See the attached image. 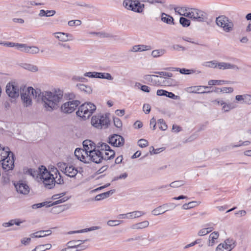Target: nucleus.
Masks as SVG:
<instances>
[{"label": "nucleus", "mask_w": 251, "mask_h": 251, "mask_svg": "<svg viewBox=\"0 0 251 251\" xmlns=\"http://www.w3.org/2000/svg\"><path fill=\"white\" fill-rule=\"evenodd\" d=\"M13 46L12 47H16L18 50L21 51L25 52H26V48L27 45L25 44H21V43H13Z\"/></svg>", "instance_id": "35"}, {"label": "nucleus", "mask_w": 251, "mask_h": 251, "mask_svg": "<svg viewBox=\"0 0 251 251\" xmlns=\"http://www.w3.org/2000/svg\"><path fill=\"white\" fill-rule=\"evenodd\" d=\"M53 35L56 38L61 42H67L74 39L73 35L67 33L55 32L53 33Z\"/></svg>", "instance_id": "15"}, {"label": "nucleus", "mask_w": 251, "mask_h": 251, "mask_svg": "<svg viewBox=\"0 0 251 251\" xmlns=\"http://www.w3.org/2000/svg\"><path fill=\"white\" fill-rule=\"evenodd\" d=\"M17 191L21 194L26 195L29 192L28 186L22 181H19L17 184H15Z\"/></svg>", "instance_id": "16"}, {"label": "nucleus", "mask_w": 251, "mask_h": 251, "mask_svg": "<svg viewBox=\"0 0 251 251\" xmlns=\"http://www.w3.org/2000/svg\"><path fill=\"white\" fill-rule=\"evenodd\" d=\"M23 67L26 70L33 72H36L38 71V67L36 66L30 64H24L23 65Z\"/></svg>", "instance_id": "41"}, {"label": "nucleus", "mask_w": 251, "mask_h": 251, "mask_svg": "<svg viewBox=\"0 0 251 251\" xmlns=\"http://www.w3.org/2000/svg\"><path fill=\"white\" fill-rule=\"evenodd\" d=\"M161 20L167 24L174 25L173 18L165 13L161 14Z\"/></svg>", "instance_id": "27"}, {"label": "nucleus", "mask_w": 251, "mask_h": 251, "mask_svg": "<svg viewBox=\"0 0 251 251\" xmlns=\"http://www.w3.org/2000/svg\"><path fill=\"white\" fill-rule=\"evenodd\" d=\"M47 249H48V248H46V245H41L36 247L32 251H45Z\"/></svg>", "instance_id": "62"}, {"label": "nucleus", "mask_w": 251, "mask_h": 251, "mask_svg": "<svg viewBox=\"0 0 251 251\" xmlns=\"http://www.w3.org/2000/svg\"><path fill=\"white\" fill-rule=\"evenodd\" d=\"M177 8H175L176 12H177L180 15H183L185 17L192 19V8H191L188 12H187L188 10L186 9L185 10V12L183 13H181L182 11L184 12V10L182 8H180V9H179L178 11H177Z\"/></svg>", "instance_id": "29"}, {"label": "nucleus", "mask_w": 251, "mask_h": 251, "mask_svg": "<svg viewBox=\"0 0 251 251\" xmlns=\"http://www.w3.org/2000/svg\"><path fill=\"white\" fill-rule=\"evenodd\" d=\"M84 150L88 153L96 148L95 143L91 140H86L83 142Z\"/></svg>", "instance_id": "18"}, {"label": "nucleus", "mask_w": 251, "mask_h": 251, "mask_svg": "<svg viewBox=\"0 0 251 251\" xmlns=\"http://www.w3.org/2000/svg\"><path fill=\"white\" fill-rule=\"evenodd\" d=\"M114 125L117 128H121L122 126V123L121 120L117 117L113 118Z\"/></svg>", "instance_id": "56"}, {"label": "nucleus", "mask_w": 251, "mask_h": 251, "mask_svg": "<svg viewBox=\"0 0 251 251\" xmlns=\"http://www.w3.org/2000/svg\"><path fill=\"white\" fill-rule=\"evenodd\" d=\"M6 93L11 99H16L19 96V88L15 82H9L6 86Z\"/></svg>", "instance_id": "9"}, {"label": "nucleus", "mask_w": 251, "mask_h": 251, "mask_svg": "<svg viewBox=\"0 0 251 251\" xmlns=\"http://www.w3.org/2000/svg\"><path fill=\"white\" fill-rule=\"evenodd\" d=\"M237 106L236 104L234 102H230L226 103L225 102V104L223 106L222 110L224 112H228L231 109L236 108Z\"/></svg>", "instance_id": "34"}, {"label": "nucleus", "mask_w": 251, "mask_h": 251, "mask_svg": "<svg viewBox=\"0 0 251 251\" xmlns=\"http://www.w3.org/2000/svg\"><path fill=\"white\" fill-rule=\"evenodd\" d=\"M225 246V250L230 251L235 246V241L233 239L228 238L226 240L224 243H222Z\"/></svg>", "instance_id": "20"}, {"label": "nucleus", "mask_w": 251, "mask_h": 251, "mask_svg": "<svg viewBox=\"0 0 251 251\" xmlns=\"http://www.w3.org/2000/svg\"><path fill=\"white\" fill-rule=\"evenodd\" d=\"M151 49V48L150 46L144 45H135L132 47L131 49L132 51L136 52V51H142L147 50H150Z\"/></svg>", "instance_id": "24"}, {"label": "nucleus", "mask_w": 251, "mask_h": 251, "mask_svg": "<svg viewBox=\"0 0 251 251\" xmlns=\"http://www.w3.org/2000/svg\"><path fill=\"white\" fill-rule=\"evenodd\" d=\"M144 212L141 211H135L128 213V219H131L133 218H138L144 215Z\"/></svg>", "instance_id": "32"}, {"label": "nucleus", "mask_w": 251, "mask_h": 251, "mask_svg": "<svg viewBox=\"0 0 251 251\" xmlns=\"http://www.w3.org/2000/svg\"><path fill=\"white\" fill-rule=\"evenodd\" d=\"M185 184V182L183 180H176L172 182L169 186L173 188H178Z\"/></svg>", "instance_id": "44"}, {"label": "nucleus", "mask_w": 251, "mask_h": 251, "mask_svg": "<svg viewBox=\"0 0 251 251\" xmlns=\"http://www.w3.org/2000/svg\"><path fill=\"white\" fill-rule=\"evenodd\" d=\"M115 152L114 150L110 149L107 151H102L103 160H108L113 159L115 156Z\"/></svg>", "instance_id": "25"}, {"label": "nucleus", "mask_w": 251, "mask_h": 251, "mask_svg": "<svg viewBox=\"0 0 251 251\" xmlns=\"http://www.w3.org/2000/svg\"><path fill=\"white\" fill-rule=\"evenodd\" d=\"M109 115V113H105L93 116L91 119V124L97 128H106L110 124Z\"/></svg>", "instance_id": "2"}, {"label": "nucleus", "mask_w": 251, "mask_h": 251, "mask_svg": "<svg viewBox=\"0 0 251 251\" xmlns=\"http://www.w3.org/2000/svg\"><path fill=\"white\" fill-rule=\"evenodd\" d=\"M149 222L147 221H144L143 222L133 225L131 226V228L133 229H140L147 227L149 226Z\"/></svg>", "instance_id": "26"}, {"label": "nucleus", "mask_w": 251, "mask_h": 251, "mask_svg": "<svg viewBox=\"0 0 251 251\" xmlns=\"http://www.w3.org/2000/svg\"><path fill=\"white\" fill-rule=\"evenodd\" d=\"M37 91H40V89H34L31 87L27 88L25 92H21V99L23 102L24 106L27 107L32 104L31 96L37 98L38 100H39V92L37 93Z\"/></svg>", "instance_id": "5"}, {"label": "nucleus", "mask_w": 251, "mask_h": 251, "mask_svg": "<svg viewBox=\"0 0 251 251\" xmlns=\"http://www.w3.org/2000/svg\"><path fill=\"white\" fill-rule=\"evenodd\" d=\"M108 142L114 147H120L124 145L125 139L122 136L114 134L109 137Z\"/></svg>", "instance_id": "11"}, {"label": "nucleus", "mask_w": 251, "mask_h": 251, "mask_svg": "<svg viewBox=\"0 0 251 251\" xmlns=\"http://www.w3.org/2000/svg\"><path fill=\"white\" fill-rule=\"evenodd\" d=\"M68 200V198L64 197V198L60 199V200L56 201L51 203V204H49V205L47 206V207H50L51 206L64 202L66 201H67Z\"/></svg>", "instance_id": "54"}, {"label": "nucleus", "mask_w": 251, "mask_h": 251, "mask_svg": "<svg viewBox=\"0 0 251 251\" xmlns=\"http://www.w3.org/2000/svg\"><path fill=\"white\" fill-rule=\"evenodd\" d=\"M40 51L39 48L36 46H27L26 53L30 54H36Z\"/></svg>", "instance_id": "40"}, {"label": "nucleus", "mask_w": 251, "mask_h": 251, "mask_svg": "<svg viewBox=\"0 0 251 251\" xmlns=\"http://www.w3.org/2000/svg\"><path fill=\"white\" fill-rule=\"evenodd\" d=\"M1 156H0V162L2 161L5 159H7L10 155L13 156V153L10 151L8 147H3V151L1 153Z\"/></svg>", "instance_id": "23"}, {"label": "nucleus", "mask_w": 251, "mask_h": 251, "mask_svg": "<svg viewBox=\"0 0 251 251\" xmlns=\"http://www.w3.org/2000/svg\"><path fill=\"white\" fill-rule=\"evenodd\" d=\"M88 240V239L73 240L69 242L68 243V245L71 249H74L76 248H78V247H80L81 245L85 243Z\"/></svg>", "instance_id": "19"}, {"label": "nucleus", "mask_w": 251, "mask_h": 251, "mask_svg": "<svg viewBox=\"0 0 251 251\" xmlns=\"http://www.w3.org/2000/svg\"><path fill=\"white\" fill-rule=\"evenodd\" d=\"M103 160L102 151H100L99 149H95L90 151L87 155V161L89 163L93 162L95 163L99 164Z\"/></svg>", "instance_id": "8"}, {"label": "nucleus", "mask_w": 251, "mask_h": 251, "mask_svg": "<svg viewBox=\"0 0 251 251\" xmlns=\"http://www.w3.org/2000/svg\"><path fill=\"white\" fill-rule=\"evenodd\" d=\"M26 174H29L33 177L37 176L38 175L40 176L39 168L38 170H35L31 168L28 169L27 171H26Z\"/></svg>", "instance_id": "49"}, {"label": "nucleus", "mask_w": 251, "mask_h": 251, "mask_svg": "<svg viewBox=\"0 0 251 251\" xmlns=\"http://www.w3.org/2000/svg\"><path fill=\"white\" fill-rule=\"evenodd\" d=\"M121 222L118 220H109L107 222V225L109 226H116L119 225Z\"/></svg>", "instance_id": "63"}, {"label": "nucleus", "mask_w": 251, "mask_h": 251, "mask_svg": "<svg viewBox=\"0 0 251 251\" xmlns=\"http://www.w3.org/2000/svg\"><path fill=\"white\" fill-rule=\"evenodd\" d=\"M216 23L219 26L223 27L226 32H229L232 30L234 25L232 22L224 15L217 17Z\"/></svg>", "instance_id": "7"}, {"label": "nucleus", "mask_w": 251, "mask_h": 251, "mask_svg": "<svg viewBox=\"0 0 251 251\" xmlns=\"http://www.w3.org/2000/svg\"><path fill=\"white\" fill-rule=\"evenodd\" d=\"M140 240L144 241V242L142 244H141V243L140 244L141 245H147L149 244V243L147 241V239H146L145 238H143L142 236H137L135 238H129L126 240V241L130 242V241H133V240Z\"/></svg>", "instance_id": "45"}, {"label": "nucleus", "mask_w": 251, "mask_h": 251, "mask_svg": "<svg viewBox=\"0 0 251 251\" xmlns=\"http://www.w3.org/2000/svg\"><path fill=\"white\" fill-rule=\"evenodd\" d=\"M222 82H224L223 80H210L208 82V84L209 85H221L222 84Z\"/></svg>", "instance_id": "57"}, {"label": "nucleus", "mask_w": 251, "mask_h": 251, "mask_svg": "<svg viewBox=\"0 0 251 251\" xmlns=\"http://www.w3.org/2000/svg\"><path fill=\"white\" fill-rule=\"evenodd\" d=\"M244 103L251 104V95L244 94Z\"/></svg>", "instance_id": "58"}, {"label": "nucleus", "mask_w": 251, "mask_h": 251, "mask_svg": "<svg viewBox=\"0 0 251 251\" xmlns=\"http://www.w3.org/2000/svg\"><path fill=\"white\" fill-rule=\"evenodd\" d=\"M138 144L141 148H144L148 145V142L144 139H141L138 140Z\"/></svg>", "instance_id": "55"}, {"label": "nucleus", "mask_w": 251, "mask_h": 251, "mask_svg": "<svg viewBox=\"0 0 251 251\" xmlns=\"http://www.w3.org/2000/svg\"><path fill=\"white\" fill-rule=\"evenodd\" d=\"M203 65L207 67L216 68L217 67V62L215 60H212L204 62Z\"/></svg>", "instance_id": "48"}, {"label": "nucleus", "mask_w": 251, "mask_h": 251, "mask_svg": "<svg viewBox=\"0 0 251 251\" xmlns=\"http://www.w3.org/2000/svg\"><path fill=\"white\" fill-rule=\"evenodd\" d=\"M155 74L163 75L168 77H171L173 76V74L170 72H154Z\"/></svg>", "instance_id": "61"}, {"label": "nucleus", "mask_w": 251, "mask_h": 251, "mask_svg": "<svg viewBox=\"0 0 251 251\" xmlns=\"http://www.w3.org/2000/svg\"><path fill=\"white\" fill-rule=\"evenodd\" d=\"M167 205V204H164L162 205L159 206L157 207V208L154 209L152 211L151 213L152 214L154 215H158L161 214H163L165 212H166L167 210H162V207H164L165 206Z\"/></svg>", "instance_id": "38"}, {"label": "nucleus", "mask_w": 251, "mask_h": 251, "mask_svg": "<svg viewBox=\"0 0 251 251\" xmlns=\"http://www.w3.org/2000/svg\"><path fill=\"white\" fill-rule=\"evenodd\" d=\"M219 236L218 232L214 231L211 233L209 236V246H212L215 244V240L217 239Z\"/></svg>", "instance_id": "30"}, {"label": "nucleus", "mask_w": 251, "mask_h": 251, "mask_svg": "<svg viewBox=\"0 0 251 251\" xmlns=\"http://www.w3.org/2000/svg\"><path fill=\"white\" fill-rule=\"evenodd\" d=\"M96 106L93 103L89 102H85L80 106L76 111V115L83 120L88 119L95 111Z\"/></svg>", "instance_id": "4"}, {"label": "nucleus", "mask_w": 251, "mask_h": 251, "mask_svg": "<svg viewBox=\"0 0 251 251\" xmlns=\"http://www.w3.org/2000/svg\"><path fill=\"white\" fill-rule=\"evenodd\" d=\"M97 76V78H102V79H106L109 80H112L113 79V77L111 76V75L108 73H99L98 74H96Z\"/></svg>", "instance_id": "33"}, {"label": "nucleus", "mask_w": 251, "mask_h": 251, "mask_svg": "<svg viewBox=\"0 0 251 251\" xmlns=\"http://www.w3.org/2000/svg\"><path fill=\"white\" fill-rule=\"evenodd\" d=\"M208 229H209V228H205L201 229V230H200L199 231L198 235L199 236H203V235H206L207 234H208V233H209L210 232H211L212 231V229H210V230H208Z\"/></svg>", "instance_id": "60"}, {"label": "nucleus", "mask_w": 251, "mask_h": 251, "mask_svg": "<svg viewBox=\"0 0 251 251\" xmlns=\"http://www.w3.org/2000/svg\"><path fill=\"white\" fill-rule=\"evenodd\" d=\"M39 93V100H41L45 110L48 112H52L57 110L63 101V91L60 90L52 91H45L41 92L37 91Z\"/></svg>", "instance_id": "1"}, {"label": "nucleus", "mask_w": 251, "mask_h": 251, "mask_svg": "<svg viewBox=\"0 0 251 251\" xmlns=\"http://www.w3.org/2000/svg\"><path fill=\"white\" fill-rule=\"evenodd\" d=\"M175 69H176V70L179 71L180 73L182 74L189 75V74H191L194 73V71L193 70H189V69H186L185 68H182V69L175 68Z\"/></svg>", "instance_id": "51"}, {"label": "nucleus", "mask_w": 251, "mask_h": 251, "mask_svg": "<svg viewBox=\"0 0 251 251\" xmlns=\"http://www.w3.org/2000/svg\"><path fill=\"white\" fill-rule=\"evenodd\" d=\"M100 227L98 226H92L89 228H85V229H83L82 230L71 231V233H82V232L92 231V230H96V229H100Z\"/></svg>", "instance_id": "42"}, {"label": "nucleus", "mask_w": 251, "mask_h": 251, "mask_svg": "<svg viewBox=\"0 0 251 251\" xmlns=\"http://www.w3.org/2000/svg\"><path fill=\"white\" fill-rule=\"evenodd\" d=\"M250 144V142L249 141H246L244 142H242L241 144H238V145H233L231 144L229 146L227 147L228 149L230 148H234L237 147H239L241 146H247L249 145Z\"/></svg>", "instance_id": "53"}, {"label": "nucleus", "mask_w": 251, "mask_h": 251, "mask_svg": "<svg viewBox=\"0 0 251 251\" xmlns=\"http://www.w3.org/2000/svg\"><path fill=\"white\" fill-rule=\"evenodd\" d=\"M57 166L59 169L64 174L65 171L66 170L67 168L69 166L67 163L64 162H58L57 164Z\"/></svg>", "instance_id": "50"}, {"label": "nucleus", "mask_w": 251, "mask_h": 251, "mask_svg": "<svg viewBox=\"0 0 251 251\" xmlns=\"http://www.w3.org/2000/svg\"><path fill=\"white\" fill-rule=\"evenodd\" d=\"M123 6L128 10L138 13H142L145 6L138 0H124Z\"/></svg>", "instance_id": "6"}, {"label": "nucleus", "mask_w": 251, "mask_h": 251, "mask_svg": "<svg viewBox=\"0 0 251 251\" xmlns=\"http://www.w3.org/2000/svg\"><path fill=\"white\" fill-rule=\"evenodd\" d=\"M159 128L162 130H165L167 128V125L163 119H160L157 121Z\"/></svg>", "instance_id": "47"}, {"label": "nucleus", "mask_w": 251, "mask_h": 251, "mask_svg": "<svg viewBox=\"0 0 251 251\" xmlns=\"http://www.w3.org/2000/svg\"><path fill=\"white\" fill-rule=\"evenodd\" d=\"M97 148L100 151H107L111 149L110 147L105 143H99L98 144Z\"/></svg>", "instance_id": "39"}, {"label": "nucleus", "mask_w": 251, "mask_h": 251, "mask_svg": "<svg viewBox=\"0 0 251 251\" xmlns=\"http://www.w3.org/2000/svg\"><path fill=\"white\" fill-rule=\"evenodd\" d=\"M22 223V222L19 219H16L11 220L10 221H9L8 222L3 223L2 225L3 226L7 227H9V226H12L14 224H15L17 226H19L20 225V224Z\"/></svg>", "instance_id": "31"}, {"label": "nucleus", "mask_w": 251, "mask_h": 251, "mask_svg": "<svg viewBox=\"0 0 251 251\" xmlns=\"http://www.w3.org/2000/svg\"><path fill=\"white\" fill-rule=\"evenodd\" d=\"M115 190L114 189L110 190V191H108L107 192L99 194L97 195L95 199L96 201H100L104 199L107 198L109 197L110 195L113 194L115 192Z\"/></svg>", "instance_id": "22"}, {"label": "nucleus", "mask_w": 251, "mask_h": 251, "mask_svg": "<svg viewBox=\"0 0 251 251\" xmlns=\"http://www.w3.org/2000/svg\"><path fill=\"white\" fill-rule=\"evenodd\" d=\"M55 170L56 177H54V184H55V183H57V184H63L64 180L63 178L62 177V176H61L60 173L58 172L56 168L55 169Z\"/></svg>", "instance_id": "37"}, {"label": "nucleus", "mask_w": 251, "mask_h": 251, "mask_svg": "<svg viewBox=\"0 0 251 251\" xmlns=\"http://www.w3.org/2000/svg\"><path fill=\"white\" fill-rule=\"evenodd\" d=\"M211 87L206 86H194L187 87L185 91L189 93L206 94L213 92V91H202V89H211Z\"/></svg>", "instance_id": "12"}, {"label": "nucleus", "mask_w": 251, "mask_h": 251, "mask_svg": "<svg viewBox=\"0 0 251 251\" xmlns=\"http://www.w3.org/2000/svg\"><path fill=\"white\" fill-rule=\"evenodd\" d=\"M75 155L76 157L80 161L87 163L88 153L84 150L80 148H77L75 151Z\"/></svg>", "instance_id": "14"}, {"label": "nucleus", "mask_w": 251, "mask_h": 251, "mask_svg": "<svg viewBox=\"0 0 251 251\" xmlns=\"http://www.w3.org/2000/svg\"><path fill=\"white\" fill-rule=\"evenodd\" d=\"M226 69H236L239 70V68L237 66L234 64H232L229 63H226Z\"/></svg>", "instance_id": "64"}, {"label": "nucleus", "mask_w": 251, "mask_h": 251, "mask_svg": "<svg viewBox=\"0 0 251 251\" xmlns=\"http://www.w3.org/2000/svg\"><path fill=\"white\" fill-rule=\"evenodd\" d=\"M179 23L183 27H188L190 25V21L184 17H180Z\"/></svg>", "instance_id": "46"}, {"label": "nucleus", "mask_w": 251, "mask_h": 251, "mask_svg": "<svg viewBox=\"0 0 251 251\" xmlns=\"http://www.w3.org/2000/svg\"><path fill=\"white\" fill-rule=\"evenodd\" d=\"M11 156L12 159H10V157H9L7 159L1 161L2 167L3 170L9 171L13 169L14 167V155Z\"/></svg>", "instance_id": "17"}, {"label": "nucleus", "mask_w": 251, "mask_h": 251, "mask_svg": "<svg viewBox=\"0 0 251 251\" xmlns=\"http://www.w3.org/2000/svg\"><path fill=\"white\" fill-rule=\"evenodd\" d=\"M144 2H148L151 4H154L156 3L164 4L166 2L165 0H143Z\"/></svg>", "instance_id": "59"}, {"label": "nucleus", "mask_w": 251, "mask_h": 251, "mask_svg": "<svg viewBox=\"0 0 251 251\" xmlns=\"http://www.w3.org/2000/svg\"><path fill=\"white\" fill-rule=\"evenodd\" d=\"M80 103V101L77 100L65 102L61 106V111L65 113H71L75 111Z\"/></svg>", "instance_id": "10"}, {"label": "nucleus", "mask_w": 251, "mask_h": 251, "mask_svg": "<svg viewBox=\"0 0 251 251\" xmlns=\"http://www.w3.org/2000/svg\"><path fill=\"white\" fill-rule=\"evenodd\" d=\"M77 173L78 171L77 169L73 166L71 165L68 167L64 173V174L70 177H74L75 176Z\"/></svg>", "instance_id": "21"}, {"label": "nucleus", "mask_w": 251, "mask_h": 251, "mask_svg": "<svg viewBox=\"0 0 251 251\" xmlns=\"http://www.w3.org/2000/svg\"><path fill=\"white\" fill-rule=\"evenodd\" d=\"M40 178L43 180L45 187L47 189H51L54 186V177L47 168L41 166L39 167Z\"/></svg>", "instance_id": "3"}, {"label": "nucleus", "mask_w": 251, "mask_h": 251, "mask_svg": "<svg viewBox=\"0 0 251 251\" xmlns=\"http://www.w3.org/2000/svg\"><path fill=\"white\" fill-rule=\"evenodd\" d=\"M76 87H78L81 91L84 92L86 94H90L92 92V88L88 85L79 83L76 85Z\"/></svg>", "instance_id": "28"}, {"label": "nucleus", "mask_w": 251, "mask_h": 251, "mask_svg": "<svg viewBox=\"0 0 251 251\" xmlns=\"http://www.w3.org/2000/svg\"><path fill=\"white\" fill-rule=\"evenodd\" d=\"M50 202L45 201V202H43L41 203L34 204L32 205V207L33 209H37V208H41L43 206L47 207V206L49 205L48 204Z\"/></svg>", "instance_id": "52"}, {"label": "nucleus", "mask_w": 251, "mask_h": 251, "mask_svg": "<svg viewBox=\"0 0 251 251\" xmlns=\"http://www.w3.org/2000/svg\"><path fill=\"white\" fill-rule=\"evenodd\" d=\"M163 83L164 86H176L177 84V82L176 80L169 78H165V80L163 81Z\"/></svg>", "instance_id": "36"}, {"label": "nucleus", "mask_w": 251, "mask_h": 251, "mask_svg": "<svg viewBox=\"0 0 251 251\" xmlns=\"http://www.w3.org/2000/svg\"><path fill=\"white\" fill-rule=\"evenodd\" d=\"M165 53V50L163 49L153 50L151 52V55L153 57H158L162 56Z\"/></svg>", "instance_id": "43"}, {"label": "nucleus", "mask_w": 251, "mask_h": 251, "mask_svg": "<svg viewBox=\"0 0 251 251\" xmlns=\"http://www.w3.org/2000/svg\"><path fill=\"white\" fill-rule=\"evenodd\" d=\"M192 19L198 22H204L206 19V14L197 9L192 8Z\"/></svg>", "instance_id": "13"}]
</instances>
